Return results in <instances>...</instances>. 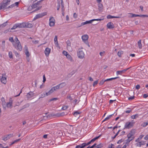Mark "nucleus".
<instances>
[{
    "mask_svg": "<svg viewBox=\"0 0 148 148\" xmlns=\"http://www.w3.org/2000/svg\"><path fill=\"white\" fill-rule=\"evenodd\" d=\"M15 41L13 43V45L14 48L17 50L21 51L22 50V47L20 42L17 37L14 39Z\"/></svg>",
    "mask_w": 148,
    "mask_h": 148,
    "instance_id": "obj_1",
    "label": "nucleus"
},
{
    "mask_svg": "<svg viewBox=\"0 0 148 148\" xmlns=\"http://www.w3.org/2000/svg\"><path fill=\"white\" fill-rule=\"evenodd\" d=\"M11 0H4L2 3L0 4V10L6 8L10 3Z\"/></svg>",
    "mask_w": 148,
    "mask_h": 148,
    "instance_id": "obj_2",
    "label": "nucleus"
},
{
    "mask_svg": "<svg viewBox=\"0 0 148 148\" xmlns=\"http://www.w3.org/2000/svg\"><path fill=\"white\" fill-rule=\"evenodd\" d=\"M103 20V18L102 19H95L91 20L90 21H87L85 22H82L81 23V25L80 26V27L84 25L89 24V23H91L92 22L94 21H101Z\"/></svg>",
    "mask_w": 148,
    "mask_h": 148,
    "instance_id": "obj_3",
    "label": "nucleus"
},
{
    "mask_svg": "<svg viewBox=\"0 0 148 148\" xmlns=\"http://www.w3.org/2000/svg\"><path fill=\"white\" fill-rule=\"evenodd\" d=\"M77 55L79 58L82 59L84 57L85 54L82 50L79 49L77 52Z\"/></svg>",
    "mask_w": 148,
    "mask_h": 148,
    "instance_id": "obj_4",
    "label": "nucleus"
},
{
    "mask_svg": "<svg viewBox=\"0 0 148 148\" xmlns=\"http://www.w3.org/2000/svg\"><path fill=\"white\" fill-rule=\"evenodd\" d=\"M134 123V122L132 121L128 122L126 123L125 125V127L126 128L129 129L133 126Z\"/></svg>",
    "mask_w": 148,
    "mask_h": 148,
    "instance_id": "obj_5",
    "label": "nucleus"
},
{
    "mask_svg": "<svg viewBox=\"0 0 148 148\" xmlns=\"http://www.w3.org/2000/svg\"><path fill=\"white\" fill-rule=\"evenodd\" d=\"M55 20L53 17H51L49 19V25L51 27L54 26L55 23Z\"/></svg>",
    "mask_w": 148,
    "mask_h": 148,
    "instance_id": "obj_6",
    "label": "nucleus"
},
{
    "mask_svg": "<svg viewBox=\"0 0 148 148\" xmlns=\"http://www.w3.org/2000/svg\"><path fill=\"white\" fill-rule=\"evenodd\" d=\"M130 67L127 68L126 69H124L122 70L118 71L116 72V74L117 75H121L122 74L125 73L127 70L130 69Z\"/></svg>",
    "mask_w": 148,
    "mask_h": 148,
    "instance_id": "obj_7",
    "label": "nucleus"
},
{
    "mask_svg": "<svg viewBox=\"0 0 148 148\" xmlns=\"http://www.w3.org/2000/svg\"><path fill=\"white\" fill-rule=\"evenodd\" d=\"M47 13L46 12H43V13L40 14L36 15L34 18V19H36L38 18H41L43 16H45L47 14Z\"/></svg>",
    "mask_w": 148,
    "mask_h": 148,
    "instance_id": "obj_8",
    "label": "nucleus"
},
{
    "mask_svg": "<svg viewBox=\"0 0 148 148\" xmlns=\"http://www.w3.org/2000/svg\"><path fill=\"white\" fill-rule=\"evenodd\" d=\"M82 38L83 41L84 42H86V41H88V36L87 34L84 35L82 36Z\"/></svg>",
    "mask_w": 148,
    "mask_h": 148,
    "instance_id": "obj_9",
    "label": "nucleus"
},
{
    "mask_svg": "<svg viewBox=\"0 0 148 148\" xmlns=\"http://www.w3.org/2000/svg\"><path fill=\"white\" fill-rule=\"evenodd\" d=\"M6 79L7 78L5 76V75L3 74L2 78L1 79V82L4 84H5L7 82Z\"/></svg>",
    "mask_w": 148,
    "mask_h": 148,
    "instance_id": "obj_10",
    "label": "nucleus"
},
{
    "mask_svg": "<svg viewBox=\"0 0 148 148\" xmlns=\"http://www.w3.org/2000/svg\"><path fill=\"white\" fill-rule=\"evenodd\" d=\"M25 53L27 57H29L30 56V54L28 51V48L27 47L25 46L24 47Z\"/></svg>",
    "mask_w": 148,
    "mask_h": 148,
    "instance_id": "obj_11",
    "label": "nucleus"
},
{
    "mask_svg": "<svg viewBox=\"0 0 148 148\" xmlns=\"http://www.w3.org/2000/svg\"><path fill=\"white\" fill-rule=\"evenodd\" d=\"M107 27L109 29H113L114 26L113 23L111 22H109L107 25Z\"/></svg>",
    "mask_w": 148,
    "mask_h": 148,
    "instance_id": "obj_12",
    "label": "nucleus"
},
{
    "mask_svg": "<svg viewBox=\"0 0 148 148\" xmlns=\"http://www.w3.org/2000/svg\"><path fill=\"white\" fill-rule=\"evenodd\" d=\"M51 49L49 48H46L45 51V53L46 56H48L50 52Z\"/></svg>",
    "mask_w": 148,
    "mask_h": 148,
    "instance_id": "obj_13",
    "label": "nucleus"
},
{
    "mask_svg": "<svg viewBox=\"0 0 148 148\" xmlns=\"http://www.w3.org/2000/svg\"><path fill=\"white\" fill-rule=\"evenodd\" d=\"M54 43L56 47H59V49L60 48V47L59 46V44L58 43V41L57 39V36H55L54 38Z\"/></svg>",
    "mask_w": 148,
    "mask_h": 148,
    "instance_id": "obj_14",
    "label": "nucleus"
},
{
    "mask_svg": "<svg viewBox=\"0 0 148 148\" xmlns=\"http://www.w3.org/2000/svg\"><path fill=\"white\" fill-rule=\"evenodd\" d=\"M12 101L11 99L10 100L9 102H8L6 105V106L8 108H11L12 107Z\"/></svg>",
    "mask_w": 148,
    "mask_h": 148,
    "instance_id": "obj_15",
    "label": "nucleus"
},
{
    "mask_svg": "<svg viewBox=\"0 0 148 148\" xmlns=\"http://www.w3.org/2000/svg\"><path fill=\"white\" fill-rule=\"evenodd\" d=\"M34 94L32 92H30L27 93L26 95V97H27L28 99L32 97L34 95Z\"/></svg>",
    "mask_w": 148,
    "mask_h": 148,
    "instance_id": "obj_16",
    "label": "nucleus"
},
{
    "mask_svg": "<svg viewBox=\"0 0 148 148\" xmlns=\"http://www.w3.org/2000/svg\"><path fill=\"white\" fill-rule=\"evenodd\" d=\"M17 27L19 28H24L25 27V23H21L16 24Z\"/></svg>",
    "mask_w": 148,
    "mask_h": 148,
    "instance_id": "obj_17",
    "label": "nucleus"
},
{
    "mask_svg": "<svg viewBox=\"0 0 148 148\" xmlns=\"http://www.w3.org/2000/svg\"><path fill=\"white\" fill-rule=\"evenodd\" d=\"M145 144V142L143 141L139 142L136 144V145L137 146L141 147V145H144Z\"/></svg>",
    "mask_w": 148,
    "mask_h": 148,
    "instance_id": "obj_18",
    "label": "nucleus"
},
{
    "mask_svg": "<svg viewBox=\"0 0 148 148\" xmlns=\"http://www.w3.org/2000/svg\"><path fill=\"white\" fill-rule=\"evenodd\" d=\"M25 27H27L29 28H31L33 27L32 25L30 23H25Z\"/></svg>",
    "mask_w": 148,
    "mask_h": 148,
    "instance_id": "obj_19",
    "label": "nucleus"
},
{
    "mask_svg": "<svg viewBox=\"0 0 148 148\" xmlns=\"http://www.w3.org/2000/svg\"><path fill=\"white\" fill-rule=\"evenodd\" d=\"M66 58L71 62H72L73 61V58L69 54L66 56Z\"/></svg>",
    "mask_w": 148,
    "mask_h": 148,
    "instance_id": "obj_20",
    "label": "nucleus"
},
{
    "mask_svg": "<svg viewBox=\"0 0 148 148\" xmlns=\"http://www.w3.org/2000/svg\"><path fill=\"white\" fill-rule=\"evenodd\" d=\"M67 48L68 49H69L71 47V42L69 40H68L66 42Z\"/></svg>",
    "mask_w": 148,
    "mask_h": 148,
    "instance_id": "obj_21",
    "label": "nucleus"
},
{
    "mask_svg": "<svg viewBox=\"0 0 148 148\" xmlns=\"http://www.w3.org/2000/svg\"><path fill=\"white\" fill-rule=\"evenodd\" d=\"M1 100L2 101V104L4 108H5L6 107V105H5V100L4 99L3 97L1 98Z\"/></svg>",
    "mask_w": 148,
    "mask_h": 148,
    "instance_id": "obj_22",
    "label": "nucleus"
},
{
    "mask_svg": "<svg viewBox=\"0 0 148 148\" xmlns=\"http://www.w3.org/2000/svg\"><path fill=\"white\" fill-rule=\"evenodd\" d=\"M54 90L52 88V87L49 90V91L46 92V95H51L52 93Z\"/></svg>",
    "mask_w": 148,
    "mask_h": 148,
    "instance_id": "obj_23",
    "label": "nucleus"
},
{
    "mask_svg": "<svg viewBox=\"0 0 148 148\" xmlns=\"http://www.w3.org/2000/svg\"><path fill=\"white\" fill-rule=\"evenodd\" d=\"M107 18L108 19H110V18H119L120 17L119 16H112L110 15H109L107 16Z\"/></svg>",
    "mask_w": 148,
    "mask_h": 148,
    "instance_id": "obj_24",
    "label": "nucleus"
},
{
    "mask_svg": "<svg viewBox=\"0 0 148 148\" xmlns=\"http://www.w3.org/2000/svg\"><path fill=\"white\" fill-rule=\"evenodd\" d=\"M138 45L139 48L141 49L142 47V45L141 43V40H139L138 42Z\"/></svg>",
    "mask_w": 148,
    "mask_h": 148,
    "instance_id": "obj_25",
    "label": "nucleus"
},
{
    "mask_svg": "<svg viewBox=\"0 0 148 148\" xmlns=\"http://www.w3.org/2000/svg\"><path fill=\"white\" fill-rule=\"evenodd\" d=\"M59 86V88H62L64 87L66 85V84L65 82H62L58 84Z\"/></svg>",
    "mask_w": 148,
    "mask_h": 148,
    "instance_id": "obj_26",
    "label": "nucleus"
},
{
    "mask_svg": "<svg viewBox=\"0 0 148 148\" xmlns=\"http://www.w3.org/2000/svg\"><path fill=\"white\" fill-rule=\"evenodd\" d=\"M80 113L78 111H76L74 113V115L76 117H78L79 116Z\"/></svg>",
    "mask_w": 148,
    "mask_h": 148,
    "instance_id": "obj_27",
    "label": "nucleus"
},
{
    "mask_svg": "<svg viewBox=\"0 0 148 148\" xmlns=\"http://www.w3.org/2000/svg\"><path fill=\"white\" fill-rule=\"evenodd\" d=\"M20 140V139H17L16 140H14V141L13 142H12L11 143V144H10V146H11V145L14 144V143H18Z\"/></svg>",
    "mask_w": 148,
    "mask_h": 148,
    "instance_id": "obj_28",
    "label": "nucleus"
},
{
    "mask_svg": "<svg viewBox=\"0 0 148 148\" xmlns=\"http://www.w3.org/2000/svg\"><path fill=\"white\" fill-rule=\"evenodd\" d=\"M123 51H119L117 53L118 56L119 57H121V55L122 54H123Z\"/></svg>",
    "mask_w": 148,
    "mask_h": 148,
    "instance_id": "obj_29",
    "label": "nucleus"
},
{
    "mask_svg": "<svg viewBox=\"0 0 148 148\" xmlns=\"http://www.w3.org/2000/svg\"><path fill=\"white\" fill-rule=\"evenodd\" d=\"M148 125V121L146 122H143L141 125V126L145 127Z\"/></svg>",
    "mask_w": 148,
    "mask_h": 148,
    "instance_id": "obj_30",
    "label": "nucleus"
},
{
    "mask_svg": "<svg viewBox=\"0 0 148 148\" xmlns=\"http://www.w3.org/2000/svg\"><path fill=\"white\" fill-rule=\"evenodd\" d=\"M54 91L56 90H57L58 89L60 88H59V86L58 85V84L57 85H56L55 86H54L52 87Z\"/></svg>",
    "mask_w": 148,
    "mask_h": 148,
    "instance_id": "obj_31",
    "label": "nucleus"
},
{
    "mask_svg": "<svg viewBox=\"0 0 148 148\" xmlns=\"http://www.w3.org/2000/svg\"><path fill=\"white\" fill-rule=\"evenodd\" d=\"M119 78V77H114V78H111L105 80V81H110V80H111L113 79H116L117 78Z\"/></svg>",
    "mask_w": 148,
    "mask_h": 148,
    "instance_id": "obj_32",
    "label": "nucleus"
},
{
    "mask_svg": "<svg viewBox=\"0 0 148 148\" xmlns=\"http://www.w3.org/2000/svg\"><path fill=\"white\" fill-rule=\"evenodd\" d=\"M9 139L7 135L4 136L2 138V140L5 141H6Z\"/></svg>",
    "mask_w": 148,
    "mask_h": 148,
    "instance_id": "obj_33",
    "label": "nucleus"
},
{
    "mask_svg": "<svg viewBox=\"0 0 148 148\" xmlns=\"http://www.w3.org/2000/svg\"><path fill=\"white\" fill-rule=\"evenodd\" d=\"M138 115L136 114L134 115H132L131 116V117L132 119H136L138 117Z\"/></svg>",
    "mask_w": 148,
    "mask_h": 148,
    "instance_id": "obj_34",
    "label": "nucleus"
},
{
    "mask_svg": "<svg viewBox=\"0 0 148 148\" xmlns=\"http://www.w3.org/2000/svg\"><path fill=\"white\" fill-rule=\"evenodd\" d=\"M39 4V2H38L35 3L34 4L32 5L33 8H35L38 7V5Z\"/></svg>",
    "mask_w": 148,
    "mask_h": 148,
    "instance_id": "obj_35",
    "label": "nucleus"
},
{
    "mask_svg": "<svg viewBox=\"0 0 148 148\" xmlns=\"http://www.w3.org/2000/svg\"><path fill=\"white\" fill-rule=\"evenodd\" d=\"M127 137L128 138L134 137L132 132H131L128 134L127 135Z\"/></svg>",
    "mask_w": 148,
    "mask_h": 148,
    "instance_id": "obj_36",
    "label": "nucleus"
},
{
    "mask_svg": "<svg viewBox=\"0 0 148 148\" xmlns=\"http://www.w3.org/2000/svg\"><path fill=\"white\" fill-rule=\"evenodd\" d=\"M103 146V145L102 144L100 143V144L97 145L95 146V147L96 148H101Z\"/></svg>",
    "mask_w": 148,
    "mask_h": 148,
    "instance_id": "obj_37",
    "label": "nucleus"
},
{
    "mask_svg": "<svg viewBox=\"0 0 148 148\" xmlns=\"http://www.w3.org/2000/svg\"><path fill=\"white\" fill-rule=\"evenodd\" d=\"M48 96V95H46V93H43L42 94H41V97H40L39 98V99H40V98H43V97H45V96Z\"/></svg>",
    "mask_w": 148,
    "mask_h": 148,
    "instance_id": "obj_38",
    "label": "nucleus"
},
{
    "mask_svg": "<svg viewBox=\"0 0 148 148\" xmlns=\"http://www.w3.org/2000/svg\"><path fill=\"white\" fill-rule=\"evenodd\" d=\"M112 116V114L106 117L103 121V122L109 119Z\"/></svg>",
    "mask_w": 148,
    "mask_h": 148,
    "instance_id": "obj_39",
    "label": "nucleus"
},
{
    "mask_svg": "<svg viewBox=\"0 0 148 148\" xmlns=\"http://www.w3.org/2000/svg\"><path fill=\"white\" fill-rule=\"evenodd\" d=\"M99 8V10H101L103 8V5L100 3H99L98 5Z\"/></svg>",
    "mask_w": 148,
    "mask_h": 148,
    "instance_id": "obj_40",
    "label": "nucleus"
},
{
    "mask_svg": "<svg viewBox=\"0 0 148 148\" xmlns=\"http://www.w3.org/2000/svg\"><path fill=\"white\" fill-rule=\"evenodd\" d=\"M127 109H128V110L125 111V113H129L130 112H131L132 111V110L130 108H127Z\"/></svg>",
    "mask_w": 148,
    "mask_h": 148,
    "instance_id": "obj_41",
    "label": "nucleus"
},
{
    "mask_svg": "<svg viewBox=\"0 0 148 148\" xmlns=\"http://www.w3.org/2000/svg\"><path fill=\"white\" fill-rule=\"evenodd\" d=\"M7 22L4 23H3L0 25V27H4L7 25Z\"/></svg>",
    "mask_w": 148,
    "mask_h": 148,
    "instance_id": "obj_42",
    "label": "nucleus"
},
{
    "mask_svg": "<svg viewBox=\"0 0 148 148\" xmlns=\"http://www.w3.org/2000/svg\"><path fill=\"white\" fill-rule=\"evenodd\" d=\"M68 108V106H63L62 108V110H66Z\"/></svg>",
    "mask_w": 148,
    "mask_h": 148,
    "instance_id": "obj_43",
    "label": "nucleus"
},
{
    "mask_svg": "<svg viewBox=\"0 0 148 148\" xmlns=\"http://www.w3.org/2000/svg\"><path fill=\"white\" fill-rule=\"evenodd\" d=\"M87 146L86 143H84L81 144V145H80L81 148H84L85 146Z\"/></svg>",
    "mask_w": 148,
    "mask_h": 148,
    "instance_id": "obj_44",
    "label": "nucleus"
},
{
    "mask_svg": "<svg viewBox=\"0 0 148 148\" xmlns=\"http://www.w3.org/2000/svg\"><path fill=\"white\" fill-rule=\"evenodd\" d=\"M8 56L9 58H12V53L11 51H10L9 52Z\"/></svg>",
    "mask_w": 148,
    "mask_h": 148,
    "instance_id": "obj_45",
    "label": "nucleus"
},
{
    "mask_svg": "<svg viewBox=\"0 0 148 148\" xmlns=\"http://www.w3.org/2000/svg\"><path fill=\"white\" fill-rule=\"evenodd\" d=\"M144 135H141L140 136L139 138L137 140H136V142H138L139 140V139H141L143 137Z\"/></svg>",
    "mask_w": 148,
    "mask_h": 148,
    "instance_id": "obj_46",
    "label": "nucleus"
},
{
    "mask_svg": "<svg viewBox=\"0 0 148 148\" xmlns=\"http://www.w3.org/2000/svg\"><path fill=\"white\" fill-rule=\"evenodd\" d=\"M62 53L64 55L66 56L68 55V54H69L68 52H67L66 51H63L62 52Z\"/></svg>",
    "mask_w": 148,
    "mask_h": 148,
    "instance_id": "obj_47",
    "label": "nucleus"
},
{
    "mask_svg": "<svg viewBox=\"0 0 148 148\" xmlns=\"http://www.w3.org/2000/svg\"><path fill=\"white\" fill-rule=\"evenodd\" d=\"M106 81L105 80H101L99 83V85H103L104 84V82Z\"/></svg>",
    "mask_w": 148,
    "mask_h": 148,
    "instance_id": "obj_48",
    "label": "nucleus"
},
{
    "mask_svg": "<svg viewBox=\"0 0 148 148\" xmlns=\"http://www.w3.org/2000/svg\"><path fill=\"white\" fill-rule=\"evenodd\" d=\"M67 98L69 99L71 101L73 99L70 95H68L67 97Z\"/></svg>",
    "mask_w": 148,
    "mask_h": 148,
    "instance_id": "obj_49",
    "label": "nucleus"
},
{
    "mask_svg": "<svg viewBox=\"0 0 148 148\" xmlns=\"http://www.w3.org/2000/svg\"><path fill=\"white\" fill-rule=\"evenodd\" d=\"M105 53V51H104L103 52H100L99 53V54L101 56H104V54Z\"/></svg>",
    "mask_w": 148,
    "mask_h": 148,
    "instance_id": "obj_50",
    "label": "nucleus"
},
{
    "mask_svg": "<svg viewBox=\"0 0 148 148\" xmlns=\"http://www.w3.org/2000/svg\"><path fill=\"white\" fill-rule=\"evenodd\" d=\"M17 27V25H16V24H15L13 26V27L11 28V29L12 30V29H14Z\"/></svg>",
    "mask_w": 148,
    "mask_h": 148,
    "instance_id": "obj_51",
    "label": "nucleus"
},
{
    "mask_svg": "<svg viewBox=\"0 0 148 148\" xmlns=\"http://www.w3.org/2000/svg\"><path fill=\"white\" fill-rule=\"evenodd\" d=\"M9 40L11 42H14L13 38V37H10L9 38Z\"/></svg>",
    "mask_w": 148,
    "mask_h": 148,
    "instance_id": "obj_52",
    "label": "nucleus"
},
{
    "mask_svg": "<svg viewBox=\"0 0 148 148\" xmlns=\"http://www.w3.org/2000/svg\"><path fill=\"white\" fill-rule=\"evenodd\" d=\"M114 145L112 144H111L109 145L108 148H114Z\"/></svg>",
    "mask_w": 148,
    "mask_h": 148,
    "instance_id": "obj_53",
    "label": "nucleus"
},
{
    "mask_svg": "<svg viewBox=\"0 0 148 148\" xmlns=\"http://www.w3.org/2000/svg\"><path fill=\"white\" fill-rule=\"evenodd\" d=\"M33 8L32 7V6H29L28 8V10L29 11H31L32 9H33Z\"/></svg>",
    "mask_w": 148,
    "mask_h": 148,
    "instance_id": "obj_54",
    "label": "nucleus"
},
{
    "mask_svg": "<svg viewBox=\"0 0 148 148\" xmlns=\"http://www.w3.org/2000/svg\"><path fill=\"white\" fill-rule=\"evenodd\" d=\"M134 96H131L128 98V99L129 100H132L134 98Z\"/></svg>",
    "mask_w": 148,
    "mask_h": 148,
    "instance_id": "obj_55",
    "label": "nucleus"
},
{
    "mask_svg": "<svg viewBox=\"0 0 148 148\" xmlns=\"http://www.w3.org/2000/svg\"><path fill=\"white\" fill-rule=\"evenodd\" d=\"M130 141L127 139L126 140V142H125V144L127 145H128L129 144Z\"/></svg>",
    "mask_w": 148,
    "mask_h": 148,
    "instance_id": "obj_56",
    "label": "nucleus"
},
{
    "mask_svg": "<svg viewBox=\"0 0 148 148\" xmlns=\"http://www.w3.org/2000/svg\"><path fill=\"white\" fill-rule=\"evenodd\" d=\"M8 137L9 138V139H10V138L12 137L13 136V134H10L9 135H7Z\"/></svg>",
    "mask_w": 148,
    "mask_h": 148,
    "instance_id": "obj_57",
    "label": "nucleus"
},
{
    "mask_svg": "<svg viewBox=\"0 0 148 148\" xmlns=\"http://www.w3.org/2000/svg\"><path fill=\"white\" fill-rule=\"evenodd\" d=\"M14 6H15L14 4H12L11 5H10L9 6H8V8H12Z\"/></svg>",
    "mask_w": 148,
    "mask_h": 148,
    "instance_id": "obj_58",
    "label": "nucleus"
},
{
    "mask_svg": "<svg viewBox=\"0 0 148 148\" xmlns=\"http://www.w3.org/2000/svg\"><path fill=\"white\" fill-rule=\"evenodd\" d=\"M60 2L59 1V2L58 3V5L57 6V10H59L60 7Z\"/></svg>",
    "mask_w": 148,
    "mask_h": 148,
    "instance_id": "obj_59",
    "label": "nucleus"
},
{
    "mask_svg": "<svg viewBox=\"0 0 148 148\" xmlns=\"http://www.w3.org/2000/svg\"><path fill=\"white\" fill-rule=\"evenodd\" d=\"M98 82V81L97 80L95 81L94 82V83H93V86H95V85H97V84Z\"/></svg>",
    "mask_w": 148,
    "mask_h": 148,
    "instance_id": "obj_60",
    "label": "nucleus"
},
{
    "mask_svg": "<svg viewBox=\"0 0 148 148\" xmlns=\"http://www.w3.org/2000/svg\"><path fill=\"white\" fill-rule=\"evenodd\" d=\"M134 138V137H130V138H128L127 139L130 141H131Z\"/></svg>",
    "mask_w": 148,
    "mask_h": 148,
    "instance_id": "obj_61",
    "label": "nucleus"
},
{
    "mask_svg": "<svg viewBox=\"0 0 148 148\" xmlns=\"http://www.w3.org/2000/svg\"><path fill=\"white\" fill-rule=\"evenodd\" d=\"M41 7H40V6L38 7V6L36 8V9L34 11H36L38 10H39L41 8Z\"/></svg>",
    "mask_w": 148,
    "mask_h": 148,
    "instance_id": "obj_62",
    "label": "nucleus"
},
{
    "mask_svg": "<svg viewBox=\"0 0 148 148\" xmlns=\"http://www.w3.org/2000/svg\"><path fill=\"white\" fill-rule=\"evenodd\" d=\"M140 88V86L138 84L136 86V89L137 90L139 89Z\"/></svg>",
    "mask_w": 148,
    "mask_h": 148,
    "instance_id": "obj_63",
    "label": "nucleus"
},
{
    "mask_svg": "<svg viewBox=\"0 0 148 148\" xmlns=\"http://www.w3.org/2000/svg\"><path fill=\"white\" fill-rule=\"evenodd\" d=\"M144 42H145L147 45H148V38L144 40Z\"/></svg>",
    "mask_w": 148,
    "mask_h": 148,
    "instance_id": "obj_64",
    "label": "nucleus"
}]
</instances>
